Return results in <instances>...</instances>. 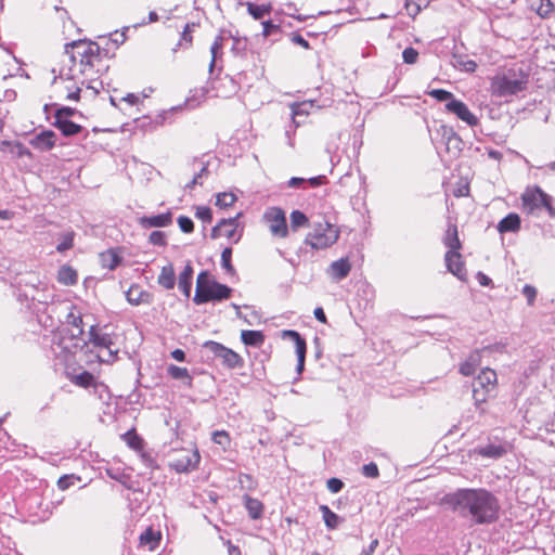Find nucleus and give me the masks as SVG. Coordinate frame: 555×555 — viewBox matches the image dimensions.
<instances>
[{
    "label": "nucleus",
    "instance_id": "obj_64",
    "mask_svg": "<svg viewBox=\"0 0 555 555\" xmlns=\"http://www.w3.org/2000/svg\"><path fill=\"white\" fill-rule=\"evenodd\" d=\"M306 182H308L311 188H318L327 183V178L323 175H320L317 177L306 179Z\"/></svg>",
    "mask_w": 555,
    "mask_h": 555
},
{
    "label": "nucleus",
    "instance_id": "obj_48",
    "mask_svg": "<svg viewBox=\"0 0 555 555\" xmlns=\"http://www.w3.org/2000/svg\"><path fill=\"white\" fill-rule=\"evenodd\" d=\"M149 243L154 246L165 247L167 245V237L163 231L155 230L151 232Z\"/></svg>",
    "mask_w": 555,
    "mask_h": 555
},
{
    "label": "nucleus",
    "instance_id": "obj_6",
    "mask_svg": "<svg viewBox=\"0 0 555 555\" xmlns=\"http://www.w3.org/2000/svg\"><path fill=\"white\" fill-rule=\"evenodd\" d=\"M338 236L337 228L328 221H324L314 225L313 231L307 234L305 243L319 250L332 246Z\"/></svg>",
    "mask_w": 555,
    "mask_h": 555
},
{
    "label": "nucleus",
    "instance_id": "obj_40",
    "mask_svg": "<svg viewBox=\"0 0 555 555\" xmlns=\"http://www.w3.org/2000/svg\"><path fill=\"white\" fill-rule=\"evenodd\" d=\"M223 38L217 36L210 47L211 61L209 63V73L212 74L219 55L222 53Z\"/></svg>",
    "mask_w": 555,
    "mask_h": 555
},
{
    "label": "nucleus",
    "instance_id": "obj_2",
    "mask_svg": "<svg viewBox=\"0 0 555 555\" xmlns=\"http://www.w3.org/2000/svg\"><path fill=\"white\" fill-rule=\"evenodd\" d=\"M65 54L70 65L67 70L61 69L60 76L66 79H74V67L79 65V73L86 78L91 77V72L99 74L103 70L101 66V48L96 42L89 40H75L65 44Z\"/></svg>",
    "mask_w": 555,
    "mask_h": 555
},
{
    "label": "nucleus",
    "instance_id": "obj_8",
    "mask_svg": "<svg viewBox=\"0 0 555 555\" xmlns=\"http://www.w3.org/2000/svg\"><path fill=\"white\" fill-rule=\"evenodd\" d=\"M203 348L209 351L216 359L221 360L222 365L227 369L234 370L244 366V359L237 352L220 343L207 340L203 344Z\"/></svg>",
    "mask_w": 555,
    "mask_h": 555
},
{
    "label": "nucleus",
    "instance_id": "obj_14",
    "mask_svg": "<svg viewBox=\"0 0 555 555\" xmlns=\"http://www.w3.org/2000/svg\"><path fill=\"white\" fill-rule=\"evenodd\" d=\"M446 109L454 114L459 119L470 127L478 125V118L469 111L468 106L461 100L454 99L446 104Z\"/></svg>",
    "mask_w": 555,
    "mask_h": 555
},
{
    "label": "nucleus",
    "instance_id": "obj_3",
    "mask_svg": "<svg viewBox=\"0 0 555 555\" xmlns=\"http://www.w3.org/2000/svg\"><path fill=\"white\" fill-rule=\"evenodd\" d=\"M529 74L520 66H512L491 78V93L499 98L516 95L527 89Z\"/></svg>",
    "mask_w": 555,
    "mask_h": 555
},
{
    "label": "nucleus",
    "instance_id": "obj_22",
    "mask_svg": "<svg viewBox=\"0 0 555 555\" xmlns=\"http://www.w3.org/2000/svg\"><path fill=\"white\" fill-rule=\"evenodd\" d=\"M66 324L72 326L70 335L73 338H81L83 335V321L80 312L76 311V307H72L66 315Z\"/></svg>",
    "mask_w": 555,
    "mask_h": 555
},
{
    "label": "nucleus",
    "instance_id": "obj_47",
    "mask_svg": "<svg viewBox=\"0 0 555 555\" xmlns=\"http://www.w3.org/2000/svg\"><path fill=\"white\" fill-rule=\"evenodd\" d=\"M236 199L237 197L233 193L222 192L217 195L216 205L220 208H227L232 206Z\"/></svg>",
    "mask_w": 555,
    "mask_h": 555
},
{
    "label": "nucleus",
    "instance_id": "obj_12",
    "mask_svg": "<svg viewBox=\"0 0 555 555\" xmlns=\"http://www.w3.org/2000/svg\"><path fill=\"white\" fill-rule=\"evenodd\" d=\"M437 132L441 135L447 152L453 158L459 157L461 152L463 151L464 142L461 139V137L454 131L453 127L441 125Z\"/></svg>",
    "mask_w": 555,
    "mask_h": 555
},
{
    "label": "nucleus",
    "instance_id": "obj_24",
    "mask_svg": "<svg viewBox=\"0 0 555 555\" xmlns=\"http://www.w3.org/2000/svg\"><path fill=\"white\" fill-rule=\"evenodd\" d=\"M350 270L351 264L349 260L347 258H340L331 263L328 273L334 280L340 281L348 276Z\"/></svg>",
    "mask_w": 555,
    "mask_h": 555
},
{
    "label": "nucleus",
    "instance_id": "obj_1",
    "mask_svg": "<svg viewBox=\"0 0 555 555\" xmlns=\"http://www.w3.org/2000/svg\"><path fill=\"white\" fill-rule=\"evenodd\" d=\"M441 503L472 525L487 526L500 518V501L493 492L485 488H459L446 493Z\"/></svg>",
    "mask_w": 555,
    "mask_h": 555
},
{
    "label": "nucleus",
    "instance_id": "obj_50",
    "mask_svg": "<svg viewBox=\"0 0 555 555\" xmlns=\"http://www.w3.org/2000/svg\"><path fill=\"white\" fill-rule=\"evenodd\" d=\"M178 225L183 233H192L194 231V222L186 216H180L178 218Z\"/></svg>",
    "mask_w": 555,
    "mask_h": 555
},
{
    "label": "nucleus",
    "instance_id": "obj_21",
    "mask_svg": "<svg viewBox=\"0 0 555 555\" xmlns=\"http://www.w3.org/2000/svg\"><path fill=\"white\" fill-rule=\"evenodd\" d=\"M193 273L192 263L188 261L178 278V287L186 298L191 296Z\"/></svg>",
    "mask_w": 555,
    "mask_h": 555
},
{
    "label": "nucleus",
    "instance_id": "obj_31",
    "mask_svg": "<svg viewBox=\"0 0 555 555\" xmlns=\"http://www.w3.org/2000/svg\"><path fill=\"white\" fill-rule=\"evenodd\" d=\"M139 540L140 545L147 546L150 551H154L158 545L160 534L149 527L140 534Z\"/></svg>",
    "mask_w": 555,
    "mask_h": 555
},
{
    "label": "nucleus",
    "instance_id": "obj_7",
    "mask_svg": "<svg viewBox=\"0 0 555 555\" xmlns=\"http://www.w3.org/2000/svg\"><path fill=\"white\" fill-rule=\"evenodd\" d=\"M522 208L528 214L544 207L551 218L555 217L553 197L545 193L540 186L528 188L521 195Z\"/></svg>",
    "mask_w": 555,
    "mask_h": 555
},
{
    "label": "nucleus",
    "instance_id": "obj_51",
    "mask_svg": "<svg viewBox=\"0 0 555 555\" xmlns=\"http://www.w3.org/2000/svg\"><path fill=\"white\" fill-rule=\"evenodd\" d=\"M521 293L526 297L528 306H533L538 293L537 288L530 284H526Z\"/></svg>",
    "mask_w": 555,
    "mask_h": 555
},
{
    "label": "nucleus",
    "instance_id": "obj_23",
    "mask_svg": "<svg viewBox=\"0 0 555 555\" xmlns=\"http://www.w3.org/2000/svg\"><path fill=\"white\" fill-rule=\"evenodd\" d=\"M475 452L482 457L498 460L507 453V449L502 443H488L483 447L476 448Z\"/></svg>",
    "mask_w": 555,
    "mask_h": 555
},
{
    "label": "nucleus",
    "instance_id": "obj_18",
    "mask_svg": "<svg viewBox=\"0 0 555 555\" xmlns=\"http://www.w3.org/2000/svg\"><path fill=\"white\" fill-rule=\"evenodd\" d=\"M56 143V134L52 130H43L29 140V144L40 152L52 150Z\"/></svg>",
    "mask_w": 555,
    "mask_h": 555
},
{
    "label": "nucleus",
    "instance_id": "obj_34",
    "mask_svg": "<svg viewBox=\"0 0 555 555\" xmlns=\"http://www.w3.org/2000/svg\"><path fill=\"white\" fill-rule=\"evenodd\" d=\"M57 281L64 285H75L78 281V275L76 270H74L70 266H62L57 273Z\"/></svg>",
    "mask_w": 555,
    "mask_h": 555
},
{
    "label": "nucleus",
    "instance_id": "obj_25",
    "mask_svg": "<svg viewBox=\"0 0 555 555\" xmlns=\"http://www.w3.org/2000/svg\"><path fill=\"white\" fill-rule=\"evenodd\" d=\"M520 217L511 212L498 223L496 229L500 233L517 232L520 229Z\"/></svg>",
    "mask_w": 555,
    "mask_h": 555
},
{
    "label": "nucleus",
    "instance_id": "obj_4",
    "mask_svg": "<svg viewBox=\"0 0 555 555\" xmlns=\"http://www.w3.org/2000/svg\"><path fill=\"white\" fill-rule=\"evenodd\" d=\"M232 288L216 281L209 271H202L196 279V289L193 297L195 305H204L210 301H222L229 299Z\"/></svg>",
    "mask_w": 555,
    "mask_h": 555
},
{
    "label": "nucleus",
    "instance_id": "obj_42",
    "mask_svg": "<svg viewBox=\"0 0 555 555\" xmlns=\"http://www.w3.org/2000/svg\"><path fill=\"white\" fill-rule=\"evenodd\" d=\"M72 380L75 385H78L83 388H88L91 386L93 387L95 384V378H94L93 374H91L88 371H83V372L75 375Z\"/></svg>",
    "mask_w": 555,
    "mask_h": 555
},
{
    "label": "nucleus",
    "instance_id": "obj_52",
    "mask_svg": "<svg viewBox=\"0 0 555 555\" xmlns=\"http://www.w3.org/2000/svg\"><path fill=\"white\" fill-rule=\"evenodd\" d=\"M139 455H140L142 463L145 465V467H147L152 470L158 468L156 460L151 453L142 450V452H140Z\"/></svg>",
    "mask_w": 555,
    "mask_h": 555
},
{
    "label": "nucleus",
    "instance_id": "obj_27",
    "mask_svg": "<svg viewBox=\"0 0 555 555\" xmlns=\"http://www.w3.org/2000/svg\"><path fill=\"white\" fill-rule=\"evenodd\" d=\"M157 283L167 291L172 289L175 287L176 274L173 266L171 263L164 266L162 268L160 273L157 278Z\"/></svg>",
    "mask_w": 555,
    "mask_h": 555
},
{
    "label": "nucleus",
    "instance_id": "obj_26",
    "mask_svg": "<svg viewBox=\"0 0 555 555\" xmlns=\"http://www.w3.org/2000/svg\"><path fill=\"white\" fill-rule=\"evenodd\" d=\"M480 364V353L475 350L469 353L464 362L460 364L459 372L464 376H470L475 373L476 369Z\"/></svg>",
    "mask_w": 555,
    "mask_h": 555
},
{
    "label": "nucleus",
    "instance_id": "obj_54",
    "mask_svg": "<svg viewBox=\"0 0 555 555\" xmlns=\"http://www.w3.org/2000/svg\"><path fill=\"white\" fill-rule=\"evenodd\" d=\"M74 237L72 233L65 234L61 242L56 245V250L64 253L73 247Z\"/></svg>",
    "mask_w": 555,
    "mask_h": 555
},
{
    "label": "nucleus",
    "instance_id": "obj_37",
    "mask_svg": "<svg viewBox=\"0 0 555 555\" xmlns=\"http://www.w3.org/2000/svg\"><path fill=\"white\" fill-rule=\"evenodd\" d=\"M121 260V257L112 249L101 254L102 266L109 270L116 269L120 264Z\"/></svg>",
    "mask_w": 555,
    "mask_h": 555
},
{
    "label": "nucleus",
    "instance_id": "obj_33",
    "mask_svg": "<svg viewBox=\"0 0 555 555\" xmlns=\"http://www.w3.org/2000/svg\"><path fill=\"white\" fill-rule=\"evenodd\" d=\"M245 508L251 519H259L263 514V504L260 500L246 495Z\"/></svg>",
    "mask_w": 555,
    "mask_h": 555
},
{
    "label": "nucleus",
    "instance_id": "obj_49",
    "mask_svg": "<svg viewBox=\"0 0 555 555\" xmlns=\"http://www.w3.org/2000/svg\"><path fill=\"white\" fill-rule=\"evenodd\" d=\"M195 217L204 223H210L212 221V211L208 206H196Z\"/></svg>",
    "mask_w": 555,
    "mask_h": 555
},
{
    "label": "nucleus",
    "instance_id": "obj_16",
    "mask_svg": "<svg viewBox=\"0 0 555 555\" xmlns=\"http://www.w3.org/2000/svg\"><path fill=\"white\" fill-rule=\"evenodd\" d=\"M444 261L450 273L461 281L466 280V269L459 251L448 250L444 255Z\"/></svg>",
    "mask_w": 555,
    "mask_h": 555
},
{
    "label": "nucleus",
    "instance_id": "obj_44",
    "mask_svg": "<svg viewBox=\"0 0 555 555\" xmlns=\"http://www.w3.org/2000/svg\"><path fill=\"white\" fill-rule=\"evenodd\" d=\"M211 440L223 450H227L231 443L230 435L225 430H215L211 435Z\"/></svg>",
    "mask_w": 555,
    "mask_h": 555
},
{
    "label": "nucleus",
    "instance_id": "obj_29",
    "mask_svg": "<svg viewBox=\"0 0 555 555\" xmlns=\"http://www.w3.org/2000/svg\"><path fill=\"white\" fill-rule=\"evenodd\" d=\"M52 125L56 127L65 137H73L83 130L82 126L72 121L70 119H57L54 120Z\"/></svg>",
    "mask_w": 555,
    "mask_h": 555
},
{
    "label": "nucleus",
    "instance_id": "obj_19",
    "mask_svg": "<svg viewBox=\"0 0 555 555\" xmlns=\"http://www.w3.org/2000/svg\"><path fill=\"white\" fill-rule=\"evenodd\" d=\"M41 504L42 499L36 492L28 494L25 500L24 508L28 512L29 516L34 517L33 522L44 521L49 517L47 511H43V515H39L37 512Z\"/></svg>",
    "mask_w": 555,
    "mask_h": 555
},
{
    "label": "nucleus",
    "instance_id": "obj_5",
    "mask_svg": "<svg viewBox=\"0 0 555 555\" xmlns=\"http://www.w3.org/2000/svg\"><path fill=\"white\" fill-rule=\"evenodd\" d=\"M498 377L495 371L486 367L474 378L473 398L476 406L485 403L490 397L495 395Z\"/></svg>",
    "mask_w": 555,
    "mask_h": 555
},
{
    "label": "nucleus",
    "instance_id": "obj_41",
    "mask_svg": "<svg viewBox=\"0 0 555 555\" xmlns=\"http://www.w3.org/2000/svg\"><path fill=\"white\" fill-rule=\"evenodd\" d=\"M309 224L308 217L300 210H293L291 212V229L297 231L299 228L307 227Z\"/></svg>",
    "mask_w": 555,
    "mask_h": 555
},
{
    "label": "nucleus",
    "instance_id": "obj_59",
    "mask_svg": "<svg viewBox=\"0 0 555 555\" xmlns=\"http://www.w3.org/2000/svg\"><path fill=\"white\" fill-rule=\"evenodd\" d=\"M280 33V25L274 24L272 21L262 22V35L269 37L273 34Z\"/></svg>",
    "mask_w": 555,
    "mask_h": 555
},
{
    "label": "nucleus",
    "instance_id": "obj_10",
    "mask_svg": "<svg viewBox=\"0 0 555 555\" xmlns=\"http://www.w3.org/2000/svg\"><path fill=\"white\" fill-rule=\"evenodd\" d=\"M263 220L269 225L272 235L279 237H286L288 235L286 216L282 208L276 206L267 208L263 214Z\"/></svg>",
    "mask_w": 555,
    "mask_h": 555
},
{
    "label": "nucleus",
    "instance_id": "obj_58",
    "mask_svg": "<svg viewBox=\"0 0 555 555\" xmlns=\"http://www.w3.org/2000/svg\"><path fill=\"white\" fill-rule=\"evenodd\" d=\"M362 474L367 478H377L379 476V470L374 462H370L362 466Z\"/></svg>",
    "mask_w": 555,
    "mask_h": 555
},
{
    "label": "nucleus",
    "instance_id": "obj_53",
    "mask_svg": "<svg viewBox=\"0 0 555 555\" xmlns=\"http://www.w3.org/2000/svg\"><path fill=\"white\" fill-rule=\"evenodd\" d=\"M403 62L406 64H414L417 61L418 52L412 47H408L402 52Z\"/></svg>",
    "mask_w": 555,
    "mask_h": 555
},
{
    "label": "nucleus",
    "instance_id": "obj_56",
    "mask_svg": "<svg viewBox=\"0 0 555 555\" xmlns=\"http://www.w3.org/2000/svg\"><path fill=\"white\" fill-rule=\"evenodd\" d=\"M76 113V109L69 106H61L54 113V119H69Z\"/></svg>",
    "mask_w": 555,
    "mask_h": 555
},
{
    "label": "nucleus",
    "instance_id": "obj_11",
    "mask_svg": "<svg viewBox=\"0 0 555 555\" xmlns=\"http://www.w3.org/2000/svg\"><path fill=\"white\" fill-rule=\"evenodd\" d=\"M89 341L93 346H95V347H100V348L106 349L107 358L104 359L101 356H99L101 361L111 362V361H115L116 360L118 349H113L112 348V346L114 345L112 336L109 334H107V333L99 332L96 325H91L90 326V330H89Z\"/></svg>",
    "mask_w": 555,
    "mask_h": 555
},
{
    "label": "nucleus",
    "instance_id": "obj_9",
    "mask_svg": "<svg viewBox=\"0 0 555 555\" xmlns=\"http://www.w3.org/2000/svg\"><path fill=\"white\" fill-rule=\"evenodd\" d=\"M242 216V212H238L234 217L222 218L212 229L210 236L212 240H216L220 236H225L232 243L236 244L242 237L243 228L238 230L240 222L238 219Z\"/></svg>",
    "mask_w": 555,
    "mask_h": 555
},
{
    "label": "nucleus",
    "instance_id": "obj_62",
    "mask_svg": "<svg viewBox=\"0 0 555 555\" xmlns=\"http://www.w3.org/2000/svg\"><path fill=\"white\" fill-rule=\"evenodd\" d=\"M405 9L410 16H416L422 10V3H416L414 0H405Z\"/></svg>",
    "mask_w": 555,
    "mask_h": 555
},
{
    "label": "nucleus",
    "instance_id": "obj_63",
    "mask_svg": "<svg viewBox=\"0 0 555 555\" xmlns=\"http://www.w3.org/2000/svg\"><path fill=\"white\" fill-rule=\"evenodd\" d=\"M291 40H292L293 43L298 44V46L302 47L306 50H309L311 48L310 43L301 35H299L298 33H293L292 37H291Z\"/></svg>",
    "mask_w": 555,
    "mask_h": 555
},
{
    "label": "nucleus",
    "instance_id": "obj_57",
    "mask_svg": "<svg viewBox=\"0 0 555 555\" xmlns=\"http://www.w3.org/2000/svg\"><path fill=\"white\" fill-rule=\"evenodd\" d=\"M345 483L341 479L332 477L326 481V487L332 493H338L343 490Z\"/></svg>",
    "mask_w": 555,
    "mask_h": 555
},
{
    "label": "nucleus",
    "instance_id": "obj_46",
    "mask_svg": "<svg viewBox=\"0 0 555 555\" xmlns=\"http://www.w3.org/2000/svg\"><path fill=\"white\" fill-rule=\"evenodd\" d=\"M427 94L438 102H446V104L455 99L452 92L444 89H433L428 91Z\"/></svg>",
    "mask_w": 555,
    "mask_h": 555
},
{
    "label": "nucleus",
    "instance_id": "obj_20",
    "mask_svg": "<svg viewBox=\"0 0 555 555\" xmlns=\"http://www.w3.org/2000/svg\"><path fill=\"white\" fill-rule=\"evenodd\" d=\"M126 299L132 306H139L141 304H151L152 295L142 289L138 284H132L126 292Z\"/></svg>",
    "mask_w": 555,
    "mask_h": 555
},
{
    "label": "nucleus",
    "instance_id": "obj_45",
    "mask_svg": "<svg viewBox=\"0 0 555 555\" xmlns=\"http://www.w3.org/2000/svg\"><path fill=\"white\" fill-rule=\"evenodd\" d=\"M231 259H232V248L225 247L221 253V266L228 274L234 275L235 269L232 266Z\"/></svg>",
    "mask_w": 555,
    "mask_h": 555
},
{
    "label": "nucleus",
    "instance_id": "obj_39",
    "mask_svg": "<svg viewBox=\"0 0 555 555\" xmlns=\"http://www.w3.org/2000/svg\"><path fill=\"white\" fill-rule=\"evenodd\" d=\"M271 10V4H256L247 2V12L257 21L263 18L264 15L270 14Z\"/></svg>",
    "mask_w": 555,
    "mask_h": 555
},
{
    "label": "nucleus",
    "instance_id": "obj_36",
    "mask_svg": "<svg viewBox=\"0 0 555 555\" xmlns=\"http://www.w3.org/2000/svg\"><path fill=\"white\" fill-rule=\"evenodd\" d=\"M530 8L534 10L541 17L547 16L554 10V4L551 0H529Z\"/></svg>",
    "mask_w": 555,
    "mask_h": 555
},
{
    "label": "nucleus",
    "instance_id": "obj_15",
    "mask_svg": "<svg viewBox=\"0 0 555 555\" xmlns=\"http://www.w3.org/2000/svg\"><path fill=\"white\" fill-rule=\"evenodd\" d=\"M201 461V455L197 450H194L192 452H186L185 454L181 455L180 457L173 460L169 466L175 472L181 474V473H189L197 468Z\"/></svg>",
    "mask_w": 555,
    "mask_h": 555
},
{
    "label": "nucleus",
    "instance_id": "obj_30",
    "mask_svg": "<svg viewBox=\"0 0 555 555\" xmlns=\"http://www.w3.org/2000/svg\"><path fill=\"white\" fill-rule=\"evenodd\" d=\"M443 244L449 248V250L459 251L462 248L457 227L455 224L448 225L443 237Z\"/></svg>",
    "mask_w": 555,
    "mask_h": 555
},
{
    "label": "nucleus",
    "instance_id": "obj_55",
    "mask_svg": "<svg viewBox=\"0 0 555 555\" xmlns=\"http://www.w3.org/2000/svg\"><path fill=\"white\" fill-rule=\"evenodd\" d=\"M93 388H94V391L99 395V398L102 401L108 402L111 400V393H109V390H108L107 386H105L102 383H96L95 382Z\"/></svg>",
    "mask_w": 555,
    "mask_h": 555
},
{
    "label": "nucleus",
    "instance_id": "obj_43",
    "mask_svg": "<svg viewBox=\"0 0 555 555\" xmlns=\"http://www.w3.org/2000/svg\"><path fill=\"white\" fill-rule=\"evenodd\" d=\"M194 27V24H185L183 31L181 34L179 42L176 44L175 48H172L173 52H177V50L181 47H190L192 43V29Z\"/></svg>",
    "mask_w": 555,
    "mask_h": 555
},
{
    "label": "nucleus",
    "instance_id": "obj_60",
    "mask_svg": "<svg viewBox=\"0 0 555 555\" xmlns=\"http://www.w3.org/2000/svg\"><path fill=\"white\" fill-rule=\"evenodd\" d=\"M75 480H79L75 475H64L57 480V487L61 490H66L75 483Z\"/></svg>",
    "mask_w": 555,
    "mask_h": 555
},
{
    "label": "nucleus",
    "instance_id": "obj_28",
    "mask_svg": "<svg viewBox=\"0 0 555 555\" xmlns=\"http://www.w3.org/2000/svg\"><path fill=\"white\" fill-rule=\"evenodd\" d=\"M266 336L261 331L244 330L241 332V340L249 347H260L264 343Z\"/></svg>",
    "mask_w": 555,
    "mask_h": 555
},
{
    "label": "nucleus",
    "instance_id": "obj_35",
    "mask_svg": "<svg viewBox=\"0 0 555 555\" xmlns=\"http://www.w3.org/2000/svg\"><path fill=\"white\" fill-rule=\"evenodd\" d=\"M319 509L322 513L323 520L327 529L334 530L338 527L339 522L343 521V519L337 514H335L327 505H320Z\"/></svg>",
    "mask_w": 555,
    "mask_h": 555
},
{
    "label": "nucleus",
    "instance_id": "obj_13",
    "mask_svg": "<svg viewBox=\"0 0 555 555\" xmlns=\"http://www.w3.org/2000/svg\"><path fill=\"white\" fill-rule=\"evenodd\" d=\"M282 338L289 339L294 343L297 354L296 371L300 375L305 370V359L307 353L306 339L297 331L294 330H284L282 332Z\"/></svg>",
    "mask_w": 555,
    "mask_h": 555
},
{
    "label": "nucleus",
    "instance_id": "obj_32",
    "mask_svg": "<svg viewBox=\"0 0 555 555\" xmlns=\"http://www.w3.org/2000/svg\"><path fill=\"white\" fill-rule=\"evenodd\" d=\"M167 374L172 378V379H176V380H183L184 384L188 386V387H192V382H193V378L192 376L190 375L189 371L186 367H180V366H177L175 364H169L167 366Z\"/></svg>",
    "mask_w": 555,
    "mask_h": 555
},
{
    "label": "nucleus",
    "instance_id": "obj_38",
    "mask_svg": "<svg viewBox=\"0 0 555 555\" xmlns=\"http://www.w3.org/2000/svg\"><path fill=\"white\" fill-rule=\"evenodd\" d=\"M124 439L126 440L129 448L137 452H142L144 450V441L143 439L135 433L134 429L128 430L124 435Z\"/></svg>",
    "mask_w": 555,
    "mask_h": 555
},
{
    "label": "nucleus",
    "instance_id": "obj_61",
    "mask_svg": "<svg viewBox=\"0 0 555 555\" xmlns=\"http://www.w3.org/2000/svg\"><path fill=\"white\" fill-rule=\"evenodd\" d=\"M129 29V27H124L122 31L115 30L111 34V41L118 48L120 44H122L126 41V31Z\"/></svg>",
    "mask_w": 555,
    "mask_h": 555
},
{
    "label": "nucleus",
    "instance_id": "obj_17",
    "mask_svg": "<svg viewBox=\"0 0 555 555\" xmlns=\"http://www.w3.org/2000/svg\"><path fill=\"white\" fill-rule=\"evenodd\" d=\"M142 229L166 228L172 224V212L167 211L154 216H142L138 219Z\"/></svg>",
    "mask_w": 555,
    "mask_h": 555
}]
</instances>
